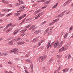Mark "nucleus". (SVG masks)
I'll return each instance as SVG.
<instances>
[{
	"label": "nucleus",
	"instance_id": "1",
	"mask_svg": "<svg viewBox=\"0 0 73 73\" xmlns=\"http://www.w3.org/2000/svg\"><path fill=\"white\" fill-rule=\"evenodd\" d=\"M59 42L58 41H56V42L54 43V42H53L51 44V45H50V44L48 43V44L47 45L49 46H50L51 45L52 46H53V47L54 48H56L57 47V46L58 45V44H59Z\"/></svg>",
	"mask_w": 73,
	"mask_h": 73
},
{
	"label": "nucleus",
	"instance_id": "2",
	"mask_svg": "<svg viewBox=\"0 0 73 73\" xmlns=\"http://www.w3.org/2000/svg\"><path fill=\"white\" fill-rule=\"evenodd\" d=\"M18 50L17 48H14L13 50H12L10 51V53H14V54H18L19 52V51H16Z\"/></svg>",
	"mask_w": 73,
	"mask_h": 73
},
{
	"label": "nucleus",
	"instance_id": "3",
	"mask_svg": "<svg viewBox=\"0 0 73 73\" xmlns=\"http://www.w3.org/2000/svg\"><path fill=\"white\" fill-rule=\"evenodd\" d=\"M46 56L45 55H44L43 56L39 57L38 60H40L41 62H42L43 60H44V59L46 58Z\"/></svg>",
	"mask_w": 73,
	"mask_h": 73
},
{
	"label": "nucleus",
	"instance_id": "4",
	"mask_svg": "<svg viewBox=\"0 0 73 73\" xmlns=\"http://www.w3.org/2000/svg\"><path fill=\"white\" fill-rule=\"evenodd\" d=\"M3 11L4 12H5V13H6V12H8L9 11H11V9H8L7 10H6V9H3Z\"/></svg>",
	"mask_w": 73,
	"mask_h": 73
},
{
	"label": "nucleus",
	"instance_id": "5",
	"mask_svg": "<svg viewBox=\"0 0 73 73\" xmlns=\"http://www.w3.org/2000/svg\"><path fill=\"white\" fill-rule=\"evenodd\" d=\"M20 39V38H17L15 39H13L12 40L13 41H18Z\"/></svg>",
	"mask_w": 73,
	"mask_h": 73
},
{
	"label": "nucleus",
	"instance_id": "6",
	"mask_svg": "<svg viewBox=\"0 0 73 73\" xmlns=\"http://www.w3.org/2000/svg\"><path fill=\"white\" fill-rule=\"evenodd\" d=\"M64 72H68L69 71V68H66V69H63L62 70Z\"/></svg>",
	"mask_w": 73,
	"mask_h": 73
},
{
	"label": "nucleus",
	"instance_id": "7",
	"mask_svg": "<svg viewBox=\"0 0 73 73\" xmlns=\"http://www.w3.org/2000/svg\"><path fill=\"white\" fill-rule=\"evenodd\" d=\"M63 43H64L63 41H61L60 42V44L58 46V48H60L62 45Z\"/></svg>",
	"mask_w": 73,
	"mask_h": 73
},
{
	"label": "nucleus",
	"instance_id": "8",
	"mask_svg": "<svg viewBox=\"0 0 73 73\" xmlns=\"http://www.w3.org/2000/svg\"><path fill=\"white\" fill-rule=\"evenodd\" d=\"M2 3H3L4 4H9V2L8 1H5L4 0H2Z\"/></svg>",
	"mask_w": 73,
	"mask_h": 73
},
{
	"label": "nucleus",
	"instance_id": "9",
	"mask_svg": "<svg viewBox=\"0 0 73 73\" xmlns=\"http://www.w3.org/2000/svg\"><path fill=\"white\" fill-rule=\"evenodd\" d=\"M31 71L32 72H33V64H32V63H31Z\"/></svg>",
	"mask_w": 73,
	"mask_h": 73
},
{
	"label": "nucleus",
	"instance_id": "10",
	"mask_svg": "<svg viewBox=\"0 0 73 73\" xmlns=\"http://www.w3.org/2000/svg\"><path fill=\"white\" fill-rule=\"evenodd\" d=\"M63 50H64V47H62L60 49L59 52H62V51H63Z\"/></svg>",
	"mask_w": 73,
	"mask_h": 73
},
{
	"label": "nucleus",
	"instance_id": "11",
	"mask_svg": "<svg viewBox=\"0 0 73 73\" xmlns=\"http://www.w3.org/2000/svg\"><path fill=\"white\" fill-rule=\"evenodd\" d=\"M13 39V37H10L8 38V39L6 40V41H9V40H12V39Z\"/></svg>",
	"mask_w": 73,
	"mask_h": 73
},
{
	"label": "nucleus",
	"instance_id": "12",
	"mask_svg": "<svg viewBox=\"0 0 73 73\" xmlns=\"http://www.w3.org/2000/svg\"><path fill=\"white\" fill-rule=\"evenodd\" d=\"M18 32H19V30H18V29H17L14 32V35H16V34Z\"/></svg>",
	"mask_w": 73,
	"mask_h": 73
},
{
	"label": "nucleus",
	"instance_id": "13",
	"mask_svg": "<svg viewBox=\"0 0 73 73\" xmlns=\"http://www.w3.org/2000/svg\"><path fill=\"white\" fill-rule=\"evenodd\" d=\"M27 31V29H23V30H22L21 31H20V32L22 33H24Z\"/></svg>",
	"mask_w": 73,
	"mask_h": 73
},
{
	"label": "nucleus",
	"instance_id": "14",
	"mask_svg": "<svg viewBox=\"0 0 73 73\" xmlns=\"http://www.w3.org/2000/svg\"><path fill=\"white\" fill-rule=\"evenodd\" d=\"M13 43L12 41H11L8 42V44L10 45H13Z\"/></svg>",
	"mask_w": 73,
	"mask_h": 73
},
{
	"label": "nucleus",
	"instance_id": "15",
	"mask_svg": "<svg viewBox=\"0 0 73 73\" xmlns=\"http://www.w3.org/2000/svg\"><path fill=\"white\" fill-rule=\"evenodd\" d=\"M40 11L39 10H38L36 11L34 13V15H36V14H37V13H39V12H40Z\"/></svg>",
	"mask_w": 73,
	"mask_h": 73
},
{
	"label": "nucleus",
	"instance_id": "16",
	"mask_svg": "<svg viewBox=\"0 0 73 73\" xmlns=\"http://www.w3.org/2000/svg\"><path fill=\"white\" fill-rule=\"evenodd\" d=\"M36 27V25H33L29 29V30H31L32 29H33V28H34V27Z\"/></svg>",
	"mask_w": 73,
	"mask_h": 73
},
{
	"label": "nucleus",
	"instance_id": "17",
	"mask_svg": "<svg viewBox=\"0 0 73 73\" xmlns=\"http://www.w3.org/2000/svg\"><path fill=\"white\" fill-rule=\"evenodd\" d=\"M37 28V27H34L33 29H32V32H34V31H35V30H36V29Z\"/></svg>",
	"mask_w": 73,
	"mask_h": 73
},
{
	"label": "nucleus",
	"instance_id": "18",
	"mask_svg": "<svg viewBox=\"0 0 73 73\" xmlns=\"http://www.w3.org/2000/svg\"><path fill=\"white\" fill-rule=\"evenodd\" d=\"M40 16V13H39L38 15V16H37L36 17H35V19H36H36H38V18Z\"/></svg>",
	"mask_w": 73,
	"mask_h": 73
},
{
	"label": "nucleus",
	"instance_id": "19",
	"mask_svg": "<svg viewBox=\"0 0 73 73\" xmlns=\"http://www.w3.org/2000/svg\"><path fill=\"white\" fill-rule=\"evenodd\" d=\"M49 30V28H48L45 31V32L46 33H48V31Z\"/></svg>",
	"mask_w": 73,
	"mask_h": 73
},
{
	"label": "nucleus",
	"instance_id": "20",
	"mask_svg": "<svg viewBox=\"0 0 73 73\" xmlns=\"http://www.w3.org/2000/svg\"><path fill=\"white\" fill-rule=\"evenodd\" d=\"M2 54H3V55H4V56H7V55L8 54V53L7 52H4L2 53Z\"/></svg>",
	"mask_w": 73,
	"mask_h": 73
},
{
	"label": "nucleus",
	"instance_id": "21",
	"mask_svg": "<svg viewBox=\"0 0 73 73\" xmlns=\"http://www.w3.org/2000/svg\"><path fill=\"white\" fill-rule=\"evenodd\" d=\"M68 35V34L66 33L65 35L64 36V38H66V36Z\"/></svg>",
	"mask_w": 73,
	"mask_h": 73
},
{
	"label": "nucleus",
	"instance_id": "22",
	"mask_svg": "<svg viewBox=\"0 0 73 73\" xmlns=\"http://www.w3.org/2000/svg\"><path fill=\"white\" fill-rule=\"evenodd\" d=\"M12 30V28L9 29H8V30L6 31V32H7V33H8V32H9L10 31H11V30Z\"/></svg>",
	"mask_w": 73,
	"mask_h": 73
},
{
	"label": "nucleus",
	"instance_id": "23",
	"mask_svg": "<svg viewBox=\"0 0 73 73\" xmlns=\"http://www.w3.org/2000/svg\"><path fill=\"white\" fill-rule=\"evenodd\" d=\"M37 38H35L32 40V41L33 42H34V41H37Z\"/></svg>",
	"mask_w": 73,
	"mask_h": 73
},
{
	"label": "nucleus",
	"instance_id": "24",
	"mask_svg": "<svg viewBox=\"0 0 73 73\" xmlns=\"http://www.w3.org/2000/svg\"><path fill=\"white\" fill-rule=\"evenodd\" d=\"M57 5H58V3H57L53 7H52V8H55Z\"/></svg>",
	"mask_w": 73,
	"mask_h": 73
},
{
	"label": "nucleus",
	"instance_id": "25",
	"mask_svg": "<svg viewBox=\"0 0 73 73\" xmlns=\"http://www.w3.org/2000/svg\"><path fill=\"white\" fill-rule=\"evenodd\" d=\"M12 24H9L8 25H7V28H8V27H11V26H12Z\"/></svg>",
	"mask_w": 73,
	"mask_h": 73
},
{
	"label": "nucleus",
	"instance_id": "26",
	"mask_svg": "<svg viewBox=\"0 0 73 73\" xmlns=\"http://www.w3.org/2000/svg\"><path fill=\"white\" fill-rule=\"evenodd\" d=\"M50 2V1H47L44 3V4H48Z\"/></svg>",
	"mask_w": 73,
	"mask_h": 73
},
{
	"label": "nucleus",
	"instance_id": "27",
	"mask_svg": "<svg viewBox=\"0 0 73 73\" xmlns=\"http://www.w3.org/2000/svg\"><path fill=\"white\" fill-rule=\"evenodd\" d=\"M63 15H64V12H63L62 13L60 14L59 15L60 17H62V16H63Z\"/></svg>",
	"mask_w": 73,
	"mask_h": 73
},
{
	"label": "nucleus",
	"instance_id": "28",
	"mask_svg": "<svg viewBox=\"0 0 73 73\" xmlns=\"http://www.w3.org/2000/svg\"><path fill=\"white\" fill-rule=\"evenodd\" d=\"M25 8V7L22 6L21 7H20L19 9H23Z\"/></svg>",
	"mask_w": 73,
	"mask_h": 73
},
{
	"label": "nucleus",
	"instance_id": "29",
	"mask_svg": "<svg viewBox=\"0 0 73 73\" xmlns=\"http://www.w3.org/2000/svg\"><path fill=\"white\" fill-rule=\"evenodd\" d=\"M20 5V3H15V6H19V5Z\"/></svg>",
	"mask_w": 73,
	"mask_h": 73
},
{
	"label": "nucleus",
	"instance_id": "30",
	"mask_svg": "<svg viewBox=\"0 0 73 73\" xmlns=\"http://www.w3.org/2000/svg\"><path fill=\"white\" fill-rule=\"evenodd\" d=\"M19 3H20L21 4H24V2H23V1H20V0H19Z\"/></svg>",
	"mask_w": 73,
	"mask_h": 73
},
{
	"label": "nucleus",
	"instance_id": "31",
	"mask_svg": "<svg viewBox=\"0 0 73 73\" xmlns=\"http://www.w3.org/2000/svg\"><path fill=\"white\" fill-rule=\"evenodd\" d=\"M61 55H57V57H58V58H60L61 57Z\"/></svg>",
	"mask_w": 73,
	"mask_h": 73
},
{
	"label": "nucleus",
	"instance_id": "32",
	"mask_svg": "<svg viewBox=\"0 0 73 73\" xmlns=\"http://www.w3.org/2000/svg\"><path fill=\"white\" fill-rule=\"evenodd\" d=\"M32 25V24H30V25H29L28 26L26 27V28H28L30 27Z\"/></svg>",
	"mask_w": 73,
	"mask_h": 73
},
{
	"label": "nucleus",
	"instance_id": "33",
	"mask_svg": "<svg viewBox=\"0 0 73 73\" xmlns=\"http://www.w3.org/2000/svg\"><path fill=\"white\" fill-rule=\"evenodd\" d=\"M26 62H29L30 63H31V61H30V60L29 59H26Z\"/></svg>",
	"mask_w": 73,
	"mask_h": 73
},
{
	"label": "nucleus",
	"instance_id": "34",
	"mask_svg": "<svg viewBox=\"0 0 73 73\" xmlns=\"http://www.w3.org/2000/svg\"><path fill=\"white\" fill-rule=\"evenodd\" d=\"M27 15V14H24L23 15H22V16L23 17V18H24V17H25Z\"/></svg>",
	"mask_w": 73,
	"mask_h": 73
},
{
	"label": "nucleus",
	"instance_id": "35",
	"mask_svg": "<svg viewBox=\"0 0 73 73\" xmlns=\"http://www.w3.org/2000/svg\"><path fill=\"white\" fill-rule=\"evenodd\" d=\"M12 13H10L9 14L7 15H6V16H7V17H8L9 16L11 15H12Z\"/></svg>",
	"mask_w": 73,
	"mask_h": 73
},
{
	"label": "nucleus",
	"instance_id": "36",
	"mask_svg": "<svg viewBox=\"0 0 73 73\" xmlns=\"http://www.w3.org/2000/svg\"><path fill=\"white\" fill-rule=\"evenodd\" d=\"M22 18H23V17H22V16H21V17H19V20H21V19H22Z\"/></svg>",
	"mask_w": 73,
	"mask_h": 73
},
{
	"label": "nucleus",
	"instance_id": "37",
	"mask_svg": "<svg viewBox=\"0 0 73 73\" xmlns=\"http://www.w3.org/2000/svg\"><path fill=\"white\" fill-rule=\"evenodd\" d=\"M47 6H48V5H46L45 6H44L42 7V9H44V8H46V7H47Z\"/></svg>",
	"mask_w": 73,
	"mask_h": 73
},
{
	"label": "nucleus",
	"instance_id": "38",
	"mask_svg": "<svg viewBox=\"0 0 73 73\" xmlns=\"http://www.w3.org/2000/svg\"><path fill=\"white\" fill-rule=\"evenodd\" d=\"M8 27H7L6 26V27L3 30L4 31H5L6 30V29H8Z\"/></svg>",
	"mask_w": 73,
	"mask_h": 73
},
{
	"label": "nucleus",
	"instance_id": "39",
	"mask_svg": "<svg viewBox=\"0 0 73 73\" xmlns=\"http://www.w3.org/2000/svg\"><path fill=\"white\" fill-rule=\"evenodd\" d=\"M53 24H54V23L52 22V23H50V25H53Z\"/></svg>",
	"mask_w": 73,
	"mask_h": 73
},
{
	"label": "nucleus",
	"instance_id": "40",
	"mask_svg": "<svg viewBox=\"0 0 73 73\" xmlns=\"http://www.w3.org/2000/svg\"><path fill=\"white\" fill-rule=\"evenodd\" d=\"M73 28V27H71L70 28V30H72Z\"/></svg>",
	"mask_w": 73,
	"mask_h": 73
},
{
	"label": "nucleus",
	"instance_id": "41",
	"mask_svg": "<svg viewBox=\"0 0 73 73\" xmlns=\"http://www.w3.org/2000/svg\"><path fill=\"white\" fill-rule=\"evenodd\" d=\"M44 23L43 22H42L40 24V26H42V25H44Z\"/></svg>",
	"mask_w": 73,
	"mask_h": 73
},
{
	"label": "nucleus",
	"instance_id": "42",
	"mask_svg": "<svg viewBox=\"0 0 73 73\" xmlns=\"http://www.w3.org/2000/svg\"><path fill=\"white\" fill-rule=\"evenodd\" d=\"M70 57H71V56H70V55H69L68 56V59H69V58H70Z\"/></svg>",
	"mask_w": 73,
	"mask_h": 73
},
{
	"label": "nucleus",
	"instance_id": "43",
	"mask_svg": "<svg viewBox=\"0 0 73 73\" xmlns=\"http://www.w3.org/2000/svg\"><path fill=\"white\" fill-rule=\"evenodd\" d=\"M25 19L23 21H22V22L21 23V24H23V23H24V21H25Z\"/></svg>",
	"mask_w": 73,
	"mask_h": 73
},
{
	"label": "nucleus",
	"instance_id": "44",
	"mask_svg": "<svg viewBox=\"0 0 73 73\" xmlns=\"http://www.w3.org/2000/svg\"><path fill=\"white\" fill-rule=\"evenodd\" d=\"M66 2L63 4V6H66Z\"/></svg>",
	"mask_w": 73,
	"mask_h": 73
},
{
	"label": "nucleus",
	"instance_id": "45",
	"mask_svg": "<svg viewBox=\"0 0 73 73\" xmlns=\"http://www.w3.org/2000/svg\"><path fill=\"white\" fill-rule=\"evenodd\" d=\"M41 42H40L38 44V46H40V45H41Z\"/></svg>",
	"mask_w": 73,
	"mask_h": 73
},
{
	"label": "nucleus",
	"instance_id": "46",
	"mask_svg": "<svg viewBox=\"0 0 73 73\" xmlns=\"http://www.w3.org/2000/svg\"><path fill=\"white\" fill-rule=\"evenodd\" d=\"M41 31L39 30H38V31H37V33H40V32H41Z\"/></svg>",
	"mask_w": 73,
	"mask_h": 73
},
{
	"label": "nucleus",
	"instance_id": "47",
	"mask_svg": "<svg viewBox=\"0 0 73 73\" xmlns=\"http://www.w3.org/2000/svg\"><path fill=\"white\" fill-rule=\"evenodd\" d=\"M16 14L17 15V16L18 15H19L20 14V13H16Z\"/></svg>",
	"mask_w": 73,
	"mask_h": 73
},
{
	"label": "nucleus",
	"instance_id": "48",
	"mask_svg": "<svg viewBox=\"0 0 73 73\" xmlns=\"http://www.w3.org/2000/svg\"><path fill=\"white\" fill-rule=\"evenodd\" d=\"M26 21H30V20H31V19H26Z\"/></svg>",
	"mask_w": 73,
	"mask_h": 73
},
{
	"label": "nucleus",
	"instance_id": "49",
	"mask_svg": "<svg viewBox=\"0 0 73 73\" xmlns=\"http://www.w3.org/2000/svg\"><path fill=\"white\" fill-rule=\"evenodd\" d=\"M67 49H68V48L66 47L64 48V51L66 50H67Z\"/></svg>",
	"mask_w": 73,
	"mask_h": 73
},
{
	"label": "nucleus",
	"instance_id": "50",
	"mask_svg": "<svg viewBox=\"0 0 73 73\" xmlns=\"http://www.w3.org/2000/svg\"><path fill=\"white\" fill-rule=\"evenodd\" d=\"M18 43L19 44H21V42H18Z\"/></svg>",
	"mask_w": 73,
	"mask_h": 73
},
{
	"label": "nucleus",
	"instance_id": "51",
	"mask_svg": "<svg viewBox=\"0 0 73 73\" xmlns=\"http://www.w3.org/2000/svg\"><path fill=\"white\" fill-rule=\"evenodd\" d=\"M56 22H57V21H58V19H56L54 20Z\"/></svg>",
	"mask_w": 73,
	"mask_h": 73
},
{
	"label": "nucleus",
	"instance_id": "52",
	"mask_svg": "<svg viewBox=\"0 0 73 73\" xmlns=\"http://www.w3.org/2000/svg\"><path fill=\"white\" fill-rule=\"evenodd\" d=\"M9 7H12V5L11 4H9Z\"/></svg>",
	"mask_w": 73,
	"mask_h": 73
},
{
	"label": "nucleus",
	"instance_id": "53",
	"mask_svg": "<svg viewBox=\"0 0 73 73\" xmlns=\"http://www.w3.org/2000/svg\"><path fill=\"white\" fill-rule=\"evenodd\" d=\"M5 73H9V72H8V71H5Z\"/></svg>",
	"mask_w": 73,
	"mask_h": 73
},
{
	"label": "nucleus",
	"instance_id": "54",
	"mask_svg": "<svg viewBox=\"0 0 73 73\" xmlns=\"http://www.w3.org/2000/svg\"><path fill=\"white\" fill-rule=\"evenodd\" d=\"M0 15H2V16H5V15L4 14H2Z\"/></svg>",
	"mask_w": 73,
	"mask_h": 73
},
{
	"label": "nucleus",
	"instance_id": "55",
	"mask_svg": "<svg viewBox=\"0 0 73 73\" xmlns=\"http://www.w3.org/2000/svg\"><path fill=\"white\" fill-rule=\"evenodd\" d=\"M41 1H42V2H45V0H43L42 1H40L39 2H41Z\"/></svg>",
	"mask_w": 73,
	"mask_h": 73
},
{
	"label": "nucleus",
	"instance_id": "56",
	"mask_svg": "<svg viewBox=\"0 0 73 73\" xmlns=\"http://www.w3.org/2000/svg\"><path fill=\"white\" fill-rule=\"evenodd\" d=\"M53 27H51L50 31H51V30H52L53 29Z\"/></svg>",
	"mask_w": 73,
	"mask_h": 73
},
{
	"label": "nucleus",
	"instance_id": "57",
	"mask_svg": "<svg viewBox=\"0 0 73 73\" xmlns=\"http://www.w3.org/2000/svg\"><path fill=\"white\" fill-rule=\"evenodd\" d=\"M8 64H12V63L11 62H8Z\"/></svg>",
	"mask_w": 73,
	"mask_h": 73
},
{
	"label": "nucleus",
	"instance_id": "58",
	"mask_svg": "<svg viewBox=\"0 0 73 73\" xmlns=\"http://www.w3.org/2000/svg\"><path fill=\"white\" fill-rule=\"evenodd\" d=\"M49 47H50V46H49L48 45H47V48H49Z\"/></svg>",
	"mask_w": 73,
	"mask_h": 73
},
{
	"label": "nucleus",
	"instance_id": "59",
	"mask_svg": "<svg viewBox=\"0 0 73 73\" xmlns=\"http://www.w3.org/2000/svg\"><path fill=\"white\" fill-rule=\"evenodd\" d=\"M42 14H43V13L42 12L40 13V15L41 16V15H42Z\"/></svg>",
	"mask_w": 73,
	"mask_h": 73
},
{
	"label": "nucleus",
	"instance_id": "60",
	"mask_svg": "<svg viewBox=\"0 0 73 73\" xmlns=\"http://www.w3.org/2000/svg\"><path fill=\"white\" fill-rule=\"evenodd\" d=\"M24 43H25V42H21V44H24Z\"/></svg>",
	"mask_w": 73,
	"mask_h": 73
},
{
	"label": "nucleus",
	"instance_id": "61",
	"mask_svg": "<svg viewBox=\"0 0 73 73\" xmlns=\"http://www.w3.org/2000/svg\"><path fill=\"white\" fill-rule=\"evenodd\" d=\"M61 68H60V67H59L58 69V71L59 70H60V69Z\"/></svg>",
	"mask_w": 73,
	"mask_h": 73
},
{
	"label": "nucleus",
	"instance_id": "62",
	"mask_svg": "<svg viewBox=\"0 0 73 73\" xmlns=\"http://www.w3.org/2000/svg\"><path fill=\"white\" fill-rule=\"evenodd\" d=\"M25 73H29V72H28V71H27V70H26L25 71Z\"/></svg>",
	"mask_w": 73,
	"mask_h": 73
},
{
	"label": "nucleus",
	"instance_id": "63",
	"mask_svg": "<svg viewBox=\"0 0 73 73\" xmlns=\"http://www.w3.org/2000/svg\"><path fill=\"white\" fill-rule=\"evenodd\" d=\"M53 23H54H54H56V22H55V20H53Z\"/></svg>",
	"mask_w": 73,
	"mask_h": 73
},
{
	"label": "nucleus",
	"instance_id": "64",
	"mask_svg": "<svg viewBox=\"0 0 73 73\" xmlns=\"http://www.w3.org/2000/svg\"><path fill=\"white\" fill-rule=\"evenodd\" d=\"M66 4H67V3H70L68 1H67L66 2Z\"/></svg>",
	"mask_w": 73,
	"mask_h": 73
}]
</instances>
